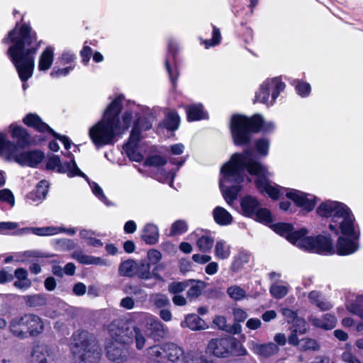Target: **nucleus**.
<instances>
[{
  "label": "nucleus",
  "mask_w": 363,
  "mask_h": 363,
  "mask_svg": "<svg viewBox=\"0 0 363 363\" xmlns=\"http://www.w3.org/2000/svg\"><path fill=\"white\" fill-rule=\"evenodd\" d=\"M250 259V255L245 252H240L235 257L232 263L231 269L233 272H238L245 264L247 263Z\"/></svg>",
  "instance_id": "34"
},
{
  "label": "nucleus",
  "mask_w": 363,
  "mask_h": 363,
  "mask_svg": "<svg viewBox=\"0 0 363 363\" xmlns=\"http://www.w3.org/2000/svg\"><path fill=\"white\" fill-rule=\"evenodd\" d=\"M0 155H6L7 160H13L21 166L36 167L45 158V154L38 150L16 153L14 143L8 140L0 133Z\"/></svg>",
  "instance_id": "8"
},
{
  "label": "nucleus",
  "mask_w": 363,
  "mask_h": 363,
  "mask_svg": "<svg viewBox=\"0 0 363 363\" xmlns=\"http://www.w3.org/2000/svg\"><path fill=\"white\" fill-rule=\"evenodd\" d=\"M165 67L169 74L170 81H171L172 85L174 86L176 84V82H177V78L179 76V72L176 68L172 69L170 67L168 60H166V61H165Z\"/></svg>",
  "instance_id": "59"
},
{
  "label": "nucleus",
  "mask_w": 363,
  "mask_h": 363,
  "mask_svg": "<svg viewBox=\"0 0 363 363\" xmlns=\"http://www.w3.org/2000/svg\"><path fill=\"white\" fill-rule=\"evenodd\" d=\"M285 89V84L279 77L267 79L259 87L255 95V101L272 105L280 93Z\"/></svg>",
  "instance_id": "11"
},
{
  "label": "nucleus",
  "mask_w": 363,
  "mask_h": 363,
  "mask_svg": "<svg viewBox=\"0 0 363 363\" xmlns=\"http://www.w3.org/2000/svg\"><path fill=\"white\" fill-rule=\"evenodd\" d=\"M62 228H58L55 227H43L35 228L33 227V234L38 236H49L54 235L59 233Z\"/></svg>",
  "instance_id": "38"
},
{
  "label": "nucleus",
  "mask_w": 363,
  "mask_h": 363,
  "mask_svg": "<svg viewBox=\"0 0 363 363\" xmlns=\"http://www.w3.org/2000/svg\"><path fill=\"white\" fill-rule=\"evenodd\" d=\"M212 38L211 40H206L203 41V43L205 44L206 48H208L210 46H215L218 45L221 40L220 30L217 28L215 26L212 25Z\"/></svg>",
  "instance_id": "45"
},
{
  "label": "nucleus",
  "mask_w": 363,
  "mask_h": 363,
  "mask_svg": "<svg viewBox=\"0 0 363 363\" xmlns=\"http://www.w3.org/2000/svg\"><path fill=\"white\" fill-rule=\"evenodd\" d=\"M28 276V273L26 269L21 267L16 269L13 276L16 280L13 282V286L22 291L28 289L31 286V281Z\"/></svg>",
  "instance_id": "23"
},
{
  "label": "nucleus",
  "mask_w": 363,
  "mask_h": 363,
  "mask_svg": "<svg viewBox=\"0 0 363 363\" xmlns=\"http://www.w3.org/2000/svg\"><path fill=\"white\" fill-rule=\"evenodd\" d=\"M46 169L50 170L57 169L60 173H67L69 177L79 176L88 180L87 176L79 169L74 160L62 164L58 155H52L48 159Z\"/></svg>",
  "instance_id": "14"
},
{
  "label": "nucleus",
  "mask_w": 363,
  "mask_h": 363,
  "mask_svg": "<svg viewBox=\"0 0 363 363\" xmlns=\"http://www.w3.org/2000/svg\"><path fill=\"white\" fill-rule=\"evenodd\" d=\"M325 330L333 329L337 324V318L330 313L324 314L322 317Z\"/></svg>",
  "instance_id": "51"
},
{
  "label": "nucleus",
  "mask_w": 363,
  "mask_h": 363,
  "mask_svg": "<svg viewBox=\"0 0 363 363\" xmlns=\"http://www.w3.org/2000/svg\"><path fill=\"white\" fill-rule=\"evenodd\" d=\"M188 230L186 223L183 220H178L174 222L170 229V236L182 235L186 233Z\"/></svg>",
  "instance_id": "39"
},
{
  "label": "nucleus",
  "mask_w": 363,
  "mask_h": 363,
  "mask_svg": "<svg viewBox=\"0 0 363 363\" xmlns=\"http://www.w3.org/2000/svg\"><path fill=\"white\" fill-rule=\"evenodd\" d=\"M240 206L245 216L264 223L272 222L270 211L266 208H261L260 203L255 197L250 195L243 197L241 199Z\"/></svg>",
  "instance_id": "12"
},
{
  "label": "nucleus",
  "mask_w": 363,
  "mask_h": 363,
  "mask_svg": "<svg viewBox=\"0 0 363 363\" xmlns=\"http://www.w3.org/2000/svg\"><path fill=\"white\" fill-rule=\"evenodd\" d=\"M165 265L163 263L156 264V266L153 268L151 272L152 277H154L157 281H163V278L159 274V272L164 269Z\"/></svg>",
  "instance_id": "62"
},
{
  "label": "nucleus",
  "mask_w": 363,
  "mask_h": 363,
  "mask_svg": "<svg viewBox=\"0 0 363 363\" xmlns=\"http://www.w3.org/2000/svg\"><path fill=\"white\" fill-rule=\"evenodd\" d=\"M52 354L51 347L47 345H36L32 351V359L35 363H48L47 357Z\"/></svg>",
  "instance_id": "25"
},
{
  "label": "nucleus",
  "mask_w": 363,
  "mask_h": 363,
  "mask_svg": "<svg viewBox=\"0 0 363 363\" xmlns=\"http://www.w3.org/2000/svg\"><path fill=\"white\" fill-rule=\"evenodd\" d=\"M164 127L168 130L174 131L179 125V116L176 112H169L164 119Z\"/></svg>",
  "instance_id": "32"
},
{
  "label": "nucleus",
  "mask_w": 363,
  "mask_h": 363,
  "mask_svg": "<svg viewBox=\"0 0 363 363\" xmlns=\"http://www.w3.org/2000/svg\"><path fill=\"white\" fill-rule=\"evenodd\" d=\"M257 176L256 187L262 193H266L274 200L279 199L281 189H285L272 184L269 179V173L257 158L252 150L245 149L242 153H235L230 161L220 169L223 178L220 179V189L225 201L230 204L238 196L244 182L245 172Z\"/></svg>",
  "instance_id": "1"
},
{
  "label": "nucleus",
  "mask_w": 363,
  "mask_h": 363,
  "mask_svg": "<svg viewBox=\"0 0 363 363\" xmlns=\"http://www.w3.org/2000/svg\"><path fill=\"white\" fill-rule=\"evenodd\" d=\"M153 116L149 117H139L134 123V125H138V128L143 130H150L152 126Z\"/></svg>",
  "instance_id": "44"
},
{
  "label": "nucleus",
  "mask_w": 363,
  "mask_h": 363,
  "mask_svg": "<svg viewBox=\"0 0 363 363\" xmlns=\"http://www.w3.org/2000/svg\"><path fill=\"white\" fill-rule=\"evenodd\" d=\"M14 274L6 270L5 269L0 270V284H5L11 281L13 279Z\"/></svg>",
  "instance_id": "61"
},
{
  "label": "nucleus",
  "mask_w": 363,
  "mask_h": 363,
  "mask_svg": "<svg viewBox=\"0 0 363 363\" xmlns=\"http://www.w3.org/2000/svg\"><path fill=\"white\" fill-rule=\"evenodd\" d=\"M49 183L46 180H41L36 186L35 191L30 192L26 198L33 203H40L46 196L48 192Z\"/></svg>",
  "instance_id": "22"
},
{
  "label": "nucleus",
  "mask_w": 363,
  "mask_h": 363,
  "mask_svg": "<svg viewBox=\"0 0 363 363\" xmlns=\"http://www.w3.org/2000/svg\"><path fill=\"white\" fill-rule=\"evenodd\" d=\"M136 261L133 259H127L121 263L118 267V272L121 276L133 277L135 276Z\"/></svg>",
  "instance_id": "31"
},
{
  "label": "nucleus",
  "mask_w": 363,
  "mask_h": 363,
  "mask_svg": "<svg viewBox=\"0 0 363 363\" xmlns=\"http://www.w3.org/2000/svg\"><path fill=\"white\" fill-rule=\"evenodd\" d=\"M138 146H130L129 145H124L123 148L128 157L137 162H141L143 156L141 153L137 151Z\"/></svg>",
  "instance_id": "37"
},
{
  "label": "nucleus",
  "mask_w": 363,
  "mask_h": 363,
  "mask_svg": "<svg viewBox=\"0 0 363 363\" xmlns=\"http://www.w3.org/2000/svg\"><path fill=\"white\" fill-rule=\"evenodd\" d=\"M135 276L143 279H150L152 278L150 272V264L145 260L136 262Z\"/></svg>",
  "instance_id": "30"
},
{
  "label": "nucleus",
  "mask_w": 363,
  "mask_h": 363,
  "mask_svg": "<svg viewBox=\"0 0 363 363\" xmlns=\"http://www.w3.org/2000/svg\"><path fill=\"white\" fill-rule=\"evenodd\" d=\"M311 302L315 304L322 311H328L332 308V304L329 301H320L318 296H309Z\"/></svg>",
  "instance_id": "56"
},
{
  "label": "nucleus",
  "mask_w": 363,
  "mask_h": 363,
  "mask_svg": "<svg viewBox=\"0 0 363 363\" xmlns=\"http://www.w3.org/2000/svg\"><path fill=\"white\" fill-rule=\"evenodd\" d=\"M182 328H189L192 330H201L208 328L206 322L196 314H189L181 322Z\"/></svg>",
  "instance_id": "24"
},
{
  "label": "nucleus",
  "mask_w": 363,
  "mask_h": 363,
  "mask_svg": "<svg viewBox=\"0 0 363 363\" xmlns=\"http://www.w3.org/2000/svg\"><path fill=\"white\" fill-rule=\"evenodd\" d=\"M0 201L8 203L13 207L15 205V198L12 191L9 189H1Z\"/></svg>",
  "instance_id": "49"
},
{
  "label": "nucleus",
  "mask_w": 363,
  "mask_h": 363,
  "mask_svg": "<svg viewBox=\"0 0 363 363\" xmlns=\"http://www.w3.org/2000/svg\"><path fill=\"white\" fill-rule=\"evenodd\" d=\"M213 242L214 240L212 237L203 235L198 239L196 245L201 252H208L211 250Z\"/></svg>",
  "instance_id": "36"
},
{
  "label": "nucleus",
  "mask_w": 363,
  "mask_h": 363,
  "mask_svg": "<svg viewBox=\"0 0 363 363\" xmlns=\"http://www.w3.org/2000/svg\"><path fill=\"white\" fill-rule=\"evenodd\" d=\"M346 308L350 313L355 314L363 319V306L357 303V301H347L346 303Z\"/></svg>",
  "instance_id": "46"
},
{
  "label": "nucleus",
  "mask_w": 363,
  "mask_h": 363,
  "mask_svg": "<svg viewBox=\"0 0 363 363\" xmlns=\"http://www.w3.org/2000/svg\"><path fill=\"white\" fill-rule=\"evenodd\" d=\"M93 257L85 255L81 250L74 251L72 255L73 259L83 264H92Z\"/></svg>",
  "instance_id": "42"
},
{
  "label": "nucleus",
  "mask_w": 363,
  "mask_h": 363,
  "mask_svg": "<svg viewBox=\"0 0 363 363\" xmlns=\"http://www.w3.org/2000/svg\"><path fill=\"white\" fill-rule=\"evenodd\" d=\"M92 192L103 203H104L106 205H108V199L106 196L104 195V191L99 186V185L95 182H93V184L91 186Z\"/></svg>",
  "instance_id": "58"
},
{
  "label": "nucleus",
  "mask_w": 363,
  "mask_h": 363,
  "mask_svg": "<svg viewBox=\"0 0 363 363\" xmlns=\"http://www.w3.org/2000/svg\"><path fill=\"white\" fill-rule=\"evenodd\" d=\"M317 213L324 218H331L333 223L329 228L331 231L338 234V228L340 229L342 235L350 238L340 237L337 240L336 248L337 254L341 256L349 255L357 251L359 248L356 240L359 239V233L355 229L354 217L350 209L344 203L327 201L322 203L316 210Z\"/></svg>",
  "instance_id": "3"
},
{
  "label": "nucleus",
  "mask_w": 363,
  "mask_h": 363,
  "mask_svg": "<svg viewBox=\"0 0 363 363\" xmlns=\"http://www.w3.org/2000/svg\"><path fill=\"white\" fill-rule=\"evenodd\" d=\"M133 333V341L135 340L137 349H143L145 346L146 340L141 333V330L138 328L135 327L134 332Z\"/></svg>",
  "instance_id": "50"
},
{
  "label": "nucleus",
  "mask_w": 363,
  "mask_h": 363,
  "mask_svg": "<svg viewBox=\"0 0 363 363\" xmlns=\"http://www.w3.org/2000/svg\"><path fill=\"white\" fill-rule=\"evenodd\" d=\"M162 349L164 353V357L172 362L178 361L184 354V350L172 342L164 344Z\"/></svg>",
  "instance_id": "26"
},
{
  "label": "nucleus",
  "mask_w": 363,
  "mask_h": 363,
  "mask_svg": "<svg viewBox=\"0 0 363 363\" xmlns=\"http://www.w3.org/2000/svg\"><path fill=\"white\" fill-rule=\"evenodd\" d=\"M189 286V281H179V282H172L169 285V291L172 294H177L179 293L183 292L186 289H187Z\"/></svg>",
  "instance_id": "43"
},
{
  "label": "nucleus",
  "mask_w": 363,
  "mask_h": 363,
  "mask_svg": "<svg viewBox=\"0 0 363 363\" xmlns=\"http://www.w3.org/2000/svg\"><path fill=\"white\" fill-rule=\"evenodd\" d=\"M255 147L257 152L262 156L268 155L269 142L266 138H261L256 141Z\"/></svg>",
  "instance_id": "47"
},
{
  "label": "nucleus",
  "mask_w": 363,
  "mask_h": 363,
  "mask_svg": "<svg viewBox=\"0 0 363 363\" xmlns=\"http://www.w3.org/2000/svg\"><path fill=\"white\" fill-rule=\"evenodd\" d=\"M141 132L140 129L138 128V125L133 124L129 139L125 145H129L130 146H138V143L140 140Z\"/></svg>",
  "instance_id": "41"
},
{
  "label": "nucleus",
  "mask_w": 363,
  "mask_h": 363,
  "mask_svg": "<svg viewBox=\"0 0 363 363\" xmlns=\"http://www.w3.org/2000/svg\"><path fill=\"white\" fill-rule=\"evenodd\" d=\"M141 239L147 245H155L160 237L157 225L152 223H146L141 230Z\"/></svg>",
  "instance_id": "21"
},
{
  "label": "nucleus",
  "mask_w": 363,
  "mask_h": 363,
  "mask_svg": "<svg viewBox=\"0 0 363 363\" xmlns=\"http://www.w3.org/2000/svg\"><path fill=\"white\" fill-rule=\"evenodd\" d=\"M135 327L123 319L113 320L108 328V333L111 337V341L132 344Z\"/></svg>",
  "instance_id": "13"
},
{
  "label": "nucleus",
  "mask_w": 363,
  "mask_h": 363,
  "mask_svg": "<svg viewBox=\"0 0 363 363\" xmlns=\"http://www.w3.org/2000/svg\"><path fill=\"white\" fill-rule=\"evenodd\" d=\"M18 223L15 222H0V233L4 234L8 230L17 228Z\"/></svg>",
  "instance_id": "60"
},
{
  "label": "nucleus",
  "mask_w": 363,
  "mask_h": 363,
  "mask_svg": "<svg viewBox=\"0 0 363 363\" xmlns=\"http://www.w3.org/2000/svg\"><path fill=\"white\" fill-rule=\"evenodd\" d=\"M188 281H189V286L188 287L189 289L186 293V295H201V290L203 287H205V283L203 281H196L193 279H189Z\"/></svg>",
  "instance_id": "40"
},
{
  "label": "nucleus",
  "mask_w": 363,
  "mask_h": 363,
  "mask_svg": "<svg viewBox=\"0 0 363 363\" xmlns=\"http://www.w3.org/2000/svg\"><path fill=\"white\" fill-rule=\"evenodd\" d=\"M144 331L147 337L160 341L169 335L168 328L157 318L150 316L144 322Z\"/></svg>",
  "instance_id": "17"
},
{
  "label": "nucleus",
  "mask_w": 363,
  "mask_h": 363,
  "mask_svg": "<svg viewBox=\"0 0 363 363\" xmlns=\"http://www.w3.org/2000/svg\"><path fill=\"white\" fill-rule=\"evenodd\" d=\"M274 230L277 233L286 238L291 243L307 252L325 255L335 253L330 235H318L315 237L306 236L308 233L306 228L294 230L291 224L284 223L276 224L274 226Z\"/></svg>",
  "instance_id": "5"
},
{
  "label": "nucleus",
  "mask_w": 363,
  "mask_h": 363,
  "mask_svg": "<svg viewBox=\"0 0 363 363\" xmlns=\"http://www.w3.org/2000/svg\"><path fill=\"white\" fill-rule=\"evenodd\" d=\"M12 138L16 140L14 145L16 148V153L19 149H24L31 144L30 135L28 130L21 125L11 124L10 125Z\"/></svg>",
  "instance_id": "19"
},
{
  "label": "nucleus",
  "mask_w": 363,
  "mask_h": 363,
  "mask_svg": "<svg viewBox=\"0 0 363 363\" xmlns=\"http://www.w3.org/2000/svg\"><path fill=\"white\" fill-rule=\"evenodd\" d=\"M154 305L157 308H162L167 306H170L171 303L167 297H159L154 300Z\"/></svg>",
  "instance_id": "63"
},
{
  "label": "nucleus",
  "mask_w": 363,
  "mask_h": 363,
  "mask_svg": "<svg viewBox=\"0 0 363 363\" xmlns=\"http://www.w3.org/2000/svg\"><path fill=\"white\" fill-rule=\"evenodd\" d=\"M294 326L296 328L294 330H298V333L300 334H305L308 327L306 320L303 318L297 317L294 321Z\"/></svg>",
  "instance_id": "52"
},
{
  "label": "nucleus",
  "mask_w": 363,
  "mask_h": 363,
  "mask_svg": "<svg viewBox=\"0 0 363 363\" xmlns=\"http://www.w3.org/2000/svg\"><path fill=\"white\" fill-rule=\"evenodd\" d=\"M18 22L16 27L10 30L2 43H12L7 50V55L13 62L20 79L27 82L33 75L35 67V56L39 48L36 43V33L32 31L31 27L23 23L20 28Z\"/></svg>",
  "instance_id": "2"
},
{
  "label": "nucleus",
  "mask_w": 363,
  "mask_h": 363,
  "mask_svg": "<svg viewBox=\"0 0 363 363\" xmlns=\"http://www.w3.org/2000/svg\"><path fill=\"white\" fill-rule=\"evenodd\" d=\"M251 348L255 354L265 359L274 355L279 350V347L274 342L259 344L255 342H252Z\"/></svg>",
  "instance_id": "20"
},
{
  "label": "nucleus",
  "mask_w": 363,
  "mask_h": 363,
  "mask_svg": "<svg viewBox=\"0 0 363 363\" xmlns=\"http://www.w3.org/2000/svg\"><path fill=\"white\" fill-rule=\"evenodd\" d=\"M147 255L150 264H158L162 259L161 252L155 249H151L148 250Z\"/></svg>",
  "instance_id": "57"
},
{
  "label": "nucleus",
  "mask_w": 363,
  "mask_h": 363,
  "mask_svg": "<svg viewBox=\"0 0 363 363\" xmlns=\"http://www.w3.org/2000/svg\"><path fill=\"white\" fill-rule=\"evenodd\" d=\"M23 121L28 127H33L40 133L48 132L56 139L60 140L63 143L66 150H68L71 148L72 143L69 138L66 135H61L54 131L47 123H44L37 114L28 113L23 118Z\"/></svg>",
  "instance_id": "15"
},
{
  "label": "nucleus",
  "mask_w": 363,
  "mask_h": 363,
  "mask_svg": "<svg viewBox=\"0 0 363 363\" xmlns=\"http://www.w3.org/2000/svg\"><path fill=\"white\" fill-rule=\"evenodd\" d=\"M230 247L223 240H219L215 246V255L220 259H225L230 257Z\"/></svg>",
  "instance_id": "33"
},
{
  "label": "nucleus",
  "mask_w": 363,
  "mask_h": 363,
  "mask_svg": "<svg viewBox=\"0 0 363 363\" xmlns=\"http://www.w3.org/2000/svg\"><path fill=\"white\" fill-rule=\"evenodd\" d=\"M27 304L30 307H39L45 304V296H28Z\"/></svg>",
  "instance_id": "55"
},
{
  "label": "nucleus",
  "mask_w": 363,
  "mask_h": 363,
  "mask_svg": "<svg viewBox=\"0 0 363 363\" xmlns=\"http://www.w3.org/2000/svg\"><path fill=\"white\" fill-rule=\"evenodd\" d=\"M121 104L122 98L116 97L105 110L104 118L90 128L89 135L96 147L113 144L115 138L129 128L133 115L131 112L125 111L121 122L119 118Z\"/></svg>",
  "instance_id": "4"
},
{
  "label": "nucleus",
  "mask_w": 363,
  "mask_h": 363,
  "mask_svg": "<svg viewBox=\"0 0 363 363\" xmlns=\"http://www.w3.org/2000/svg\"><path fill=\"white\" fill-rule=\"evenodd\" d=\"M230 131L236 145H245L251 140V133L262 130L270 133L274 130V123H264L262 116L255 114L251 118L242 115H234L231 118Z\"/></svg>",
  "instance_id": "6"
},
{
  "label": "nucleus",
  "mask_w": 363,
  "mask_h": 363,
  "mask_svg": "<svg viewBox=\"0 0 363 363\" xmlns=\"http://www.w3.org/2000/svg\"><path fill=\"white\" fill-rule=\"evenodd\" d=\"M54 50L51 47H47L42 52L39 58L38 69L40 71L48 70L53 62Z\"/></svg>",
  "instance_id": "27"
},
{
  "label": "nucleus",
  "mask_w": 363,
  "mask_h": 363,
  "mask_svg": "<svg viewBox=\"0 0 363 363\" xmlns=\"http://www.w3.org/2000/svg\"><path fill=\"white\" fill-rule=\"evenodd\" d=\"M186 114L189 121H199L208 118V114L203 110V106L201 104L188 106Z\"/></svg>",
  "instance_id": "29"
},
{
  "label": "nucleus",
  "mask_w": 363,
  "mask_h": 363,
  "mask_svg": "<svg viewBox=\"0 0 363 363\" xmlns=\"http://www.w3.org/2000/svg\"><path fill=\"white\" fill-rule=\"evenodd\" d=\"M271 295H286L289 293L287 284L283 283H275L270 287Z\"/></svg>",
  "instance_id": "48"
},
{
  "label": "nucleus",
  "mask_w": 363,
  "mask_h": 363,
  "mask_svg": "<svg viewBox=\"0 0 363 363\" xmlns=\"http://www.w3.org/2000/svg\"><path fill=\"white\" fill-rule=\"evenodd\" d=\"M213 216L215 222L220 225H228L233 221L231 214L220 206H217L213 209Z\"/></svg>",
  "instance_id": "28"
},
{
  "label": "nucleus",
  "mask_w": 363,
  "mask_h": 363,
  "mask_svg": "<svg viewBox=\"0 0 363 363\" xmlns=\"http://www.w3.org/2000/svg\"><path fill=\"white\" fill-rule=\"evenodd\" d=\"M167 162V160L165 157L159 155H153L148 156L143 164L145 167H160L165 165Z\"/></svg>",
  "instance_id": "35"
},
{
  "label": "nucleus",
  "mask_w": 363,
  "mask_h": 363,
  "mask_svg": "<svg viewBox=\"0 0 363 363\" xmlns=\"http://www.w3.org/2000/svg\"><path fill=\"white\" fill-rule=\"evenodd\" d=\"M69 347L78 363H99L102 350L94 336L86 330H77L69 337Z\"/></svg>",
  "instance_id": "7"
},
{
  "label": "nucleus",
  "mask_w": 363,
  "mask_h": 363,
  "mask_svg": "<svg viewBox=\"0 0 363 363\" xmlns=\"http://www.w3.org/2000/svg\"><path fill=\"white\" fill-rule=\"evenodd\" d=\"M296 90L300 96L305 97L309 94L311 91V86L307 82L297 81Z\"/></svg>",
  "instance_id": "53"
},
{
  "label": "nucleus",
  "mask_w": 363,
  "mask_h": 363,
  "mask_svg": "<svg viewBox=\"0 0 363 363\" xmlns=\"http://www.w3.org/2000/svg\"><path fill=\"white\" fill-rule=\"evenodd\" d=\"M9 328L13 335L25 339L41 334L44 330V323L38 315L28 313L13 318L9 323Z\"/></svg>",
  "instance_id": "10"
},
{
  "label": "nucleus",
  "mask_w": 363,
  "mask_h": 363,
  "mask_svg": "<svg viewBox=\"0 0 363 363\" xmlns=\"http://www.w3.org/2000/svg\"><path fill=\"white\" fill-rule=\"evenodd\" d=\"M286 196L299 207L303 208L307 211H312L315 205L316 197L313 195L306 194L304 192L290 189L286 192Z\"/></svg>",
  "instance_id": "18"
},
{
  "label": "nucleus",
  "mask_w": 363,
  "mask_h": 363,
  "mask_svg": "<svg viewBox=\"0 0 363 363\" xmlns=\"http://www.w3.org/2000/svg\"><path fill=\"white\" fill-rule=\"evenodd\" d=\"M131 344H123L111 341L106 347L108 359L115 363L127 362L131 354Z\"/></svg>",
  "instance_id": "16"
},
{
  "label": "nucleus",
  "mask_w": 363,
  "mask_h": 363,
  "mask_svg": "<svg viewBox=\"0 0 363 363\" xmlns=\"http://www.w3.org/2000/svg\"><path fill=\"white\" fill-rule=\"evenodd\" d=\"M303 342L302 348L303 350H313L317 351L320 349V345L317 343L316 340L311 338H305L301 340Z\"/></svg>",
  "instance_id": "54"
},
{
  "label": "nucleus",
  "mask_w": 363,
  "mask_h": 363,
  "mask_svg": "<svg viewBox=\"0 0 363 363\" xmlns=\"http://www.w3.org/2000/svg\"><path fill=\"white\" fill-rule=\"evenodd\" d=\"M72 67H67L65 68L53 69L52 72L50 73V76L54 78H57L61 76H67L69 73L70 70H72Z\"/></svg>",
  "instance_id": "64"
},
{
  "label": "nucleus",
  "mask_w": 363,
  "mask_h": 363,
  "mask_svg": "<svg viewBox=\"0 0 363 363\" xmlns=\"http://www.w3.org/2000/svg\"><path fill=\"white\" fill-rule=\"evenodd\" d=\"M206 353L217 358H229L245 355L246 350L235 337L228 335L209 340Z\"/></svg>",
  "instance_id": "9"
}]
</instances>
